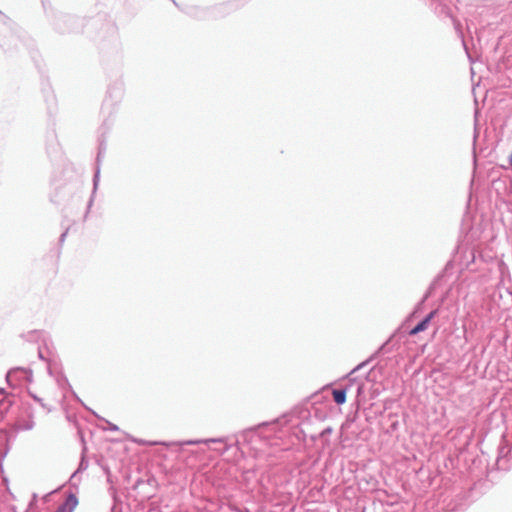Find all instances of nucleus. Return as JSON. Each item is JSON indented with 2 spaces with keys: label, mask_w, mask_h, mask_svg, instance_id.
<instances>
[{
  "label": "nucleus",
  "mask_w": 512,
  "mask_h": 512,
  "mask_svg": "<svg viewBox=\"0 0 512 512\" xmlns=\"http://www.w3.org/2000/svg\"><path fill=\"white\" fill-rule=\"evenodd\" d=\"M437 311H431L418 325H416L413 329L410 330V335H416L428 328L429 323L436 315Z\"/></svg>",
  "instance_id": "1"
},
{
  "label": "nucleus",
  "mask_w": 512,
  "mask_h": 512,
  "mask_svg": "<svg viewBox=\"0 0 512 512\" xmlns=\"http://www.w3.org/2000/svg\"><path fill=\"white\" fill-rule=\"evenodd\" d=\"M77 504V498L74 495H69L65 503L61 505L56 512H73Z\"/></svg>",
  "instance_id": "2"
},
{
  "label": "nucleus",
  "mask_w": 512,
  "mask_h": 512,
  "mask_svg": "<svg viewBox=\"0 0 512 512\" xmlns=\"http://www.w3.org/2000/svg\"><path fill=\"white\" fill-rule=\"evenodd\" d=\"M332 395H333L334 401L337 404L341 405V404L345 403V401H346V391L345 390L335 389L332 391Z\"/></svg>",
  "instance_id": "3"
}]
</instances>
